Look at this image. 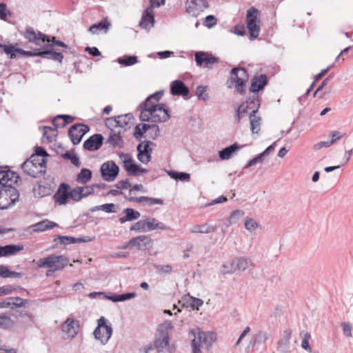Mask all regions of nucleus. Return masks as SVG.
<instances>
[{
	"label": "nucleus",
	"mask_w": 353,
	"mask_h": 353,
	"mask_svg": "<svg viewBox=\"0 0 353 353\" xmlns=\"http://www.w3.org/2000/svg\"><path fill=\"white\" fill-rule=\"evenodd\" d=\"M172 328L173 325L170 321H165L159 325L154 341V348L158 352L174 353L175 352L176 345L170 343L169 331Z\"/></svg>",
	"instance_id": "obj_1"
},
{
	"label": "nucleus",
	"mask_w": 353,
	"mask_h": 353,
	"mask_svg": "<svg viewBox=\"0 0 353 353\" xmlns=\"http://www.w3.org/2000/svg\"><path fill=\"white\" fill-rule=\"evenodd\" d=\"M69 263V260L64 256L51 254L47 257L37 261L38 268H48L46 275L50 276L52 272L63 269Z\"/></svg>",
	"instance_id": "obj_2"
},
{
	"label": "nucleus",
	"mask_w": 353,
	"mask_h": 353,
	"mask_svg": "<svg viewBox=\"0 0 353 353\" xmlns=\"http://www.w3.org/2000/svg\"><path fill=\"white\" fill-rule=\"evenodd\" d=\"M46 159L43 158H34L31 157L26 160L22 165L21 168L29 176H37L38 174H44L46 172Z\"/></svg>",
	"instance_id": "obj_3"
},
{
	"label": "nucleus",
	"mask_w": 353,
	"mask_h": 353,
	"mask_svg": "<svg viewBox=\"0 0 353 353\" xmlns=\"http://www.w3.org/2000/svg\"><path fill=\"white\" fill-rule=\"evenodd\" d=\"M260 108L258 94H254L245 102L242 103L236 110V121L239 123L245 114H256Z\"/></svg>",
	"instance_id": "obj_4"
},
{
	"label": "nucleus",
	"mask_w": 353,
	"mask_h": 353,
	"mask_svg": "<svg viewBox=\"0 0 353 353\" xmlns=\"http://www.w3.org/2000/svg\"><path fill=\"white\" fill-rule=\"evenodd\" d=\"M97 327L93 334L97 340L100 341L102 345H105L111 338L113 330L110 323H108L104 316H101L97 321Z\"/></svg>",
	"instance_id": "obj_5"
},
{
	"label": "nucleus",
	"mask_w": 353,
	"mask_h": 353,
	"mask_svg": "<svg viewBox=\"0 0 353 353\" xmlns=\"http://www.w3.org/2000/svg\"><path fill=\"white\" fill-rule=\"evenodd\" d=\"M248 78L247 70L243 68H234L231 70V83L234 85L236 92L240 94L245 93L244 88Z\"/></svg>",
	"instance_id": "obj_6"
},
{
	"label": "nucleus",
	"mask_w": 353,
	"mask_h": 353,
	"mask_svg": "<svg viewBox=\"0 0 353 353\" xmlns=\"http://www.w3.org/2000/svg\"><path fill=\"white\" fill-rule=\"evenodd\" d=\"M19 178H0V188L2 189L6 197L8 198L9 206L14 204L19 199V194L13 184L18 183Z\"/></svg>",
	"instance_id": "obj_7"
},
{
	"label": "nucleus",
	"mask_w": 353,
	"mask_h": 353,
	"mask_svg": "<svg viewBox=\"0 0 353 353\" xmlns=\"http://www.w3.org/2000/svg\"><path fill=\"white\" fill-rule=\"evenodd\" d=\"M119 158L122 161L123 168L127 171L129 176H136L147 173L148 170L137 164L131 154L121 153Z\"/></svg>",
	"instance_id": "obj_8"
},
{
	"label": "nucleus",
	"mask_w": 353,
	"mask_h": 353,
	"mask_svg": "<svg viewBox=\"0 0 353 353\" xmlns=\"http://www.w3.org/2000/svg\"><path fill=\"white\" fill-rule=\"evenodd\" d=\"M257 12L258 10L254 8H251L247 11V28L249 30L251 40L257 38L260 31V26L256 23Z\"/></svg>",
	"instance_id": "obj_9"
},
{
	"label": "nucleus",
	"mask_w": 353,
	"mask_h": 353,
	"mask_svg": "<svg viewBox=\"0 0 353 353\" xmlns=\"http://www.w3.org/2000/svg\"><path fill=\"white\" fill-rule=\"evenodd\" d=\"M209 7L207 0H187L186 12L192 17H196Z\"/></svg>",
	"instance_id": "obj_10"
},
{
	"label": "nucleus",
	"mask_w": 353,
	"mask_h": 353,
	"mask_svg": "<svg viewBox=\"0 0 353 353\" xmlns=\"http://www.w3.org/2000/svg\"><path fill=\"white\" fill-rule=\"evenodd\" d=\"M79 321L72 318H68L61 325V331L65 339L72 340L78 334Z\"/></svg>",
	"instance_id": "obj_11"
},
{
	"label": "nucleus",
	"mask_w": 353,
	"mask_h": 353,
	"mask_svg": "<svg viewBox=\"0 0 353 353\" xmlns=\"http://www.w3.org/2000/svg\"><path fill=\"white\" fill-rule=\"evenodd\" d=\"M90 130L88 125L83 123H76L68 130V136L74 145L79 144L85 134Z\"/></svg>",
	"instance_id": "obj_12"
},
{
	"label": "nucleus",
	"mask_w": 353,
	"mask_h": 353,
	"mask_svg": "<svg viewBox=\"0 0 353 353\" xmlns=\"http://www.w3.org/2000/svg\"><path fill=\"white\" fill-rule=\"evenodd\" d=\"M195 61L198 66L204 65L206 68H212V65L218 63L220 60L218 57L208 52L199 51L195 53Z\"/></svg>",
	"instance_id": "obj_13"
},
{
	"label": "nucleus",
	"mask_w": 353,
	"mask_h": 353,
	"mask_svg": "<svg viewBox=\"0 0 353 353\" xmlns=\"http://www.w3.org/2000/svg\"><path fill=\"white\" fill-rule=\"evenodd\" d=\"M154 145L151 141H143L138 144L137 147L138 152L137 158L141 163H148L151 160L152 150L150 146Z\"/></svg>",
	"instance_id": "obj_14"
},
{
	"label": "nucleus",
	"mask_w": 353,
	"mask_h": 353,
	"mask_svg": "<svg viewBox=\"0 0 353 353\" xmlns=\"http://www.w3.org/2000/svg\"><path fill=\"white\" fill-rule=\"evenodd\" d=\"M132 119H133V116L131 114L119 115L107 119L106 125H108L109 128L112 126L124 128V131H125Z\"/></svg>",
	"instance_id": "obj_15"
},
{
	"label": "nucleus",
	"mask_w": 353,
	"mask_h": 353,
	"mask_svg": "<svg viewBox=\"0 0 353 353\" xmlns=\"http://www.w3.org/2000/svg\"><path fill=\"white\" fill-rule=\"evenodd\" d=\"M153 245L152 239L145 235L138 236L131 239L128 241V245L136 248L139 250H144L147 248H151Z\"/></svg>",
	"instance_id": "obj_16"
},
{
	"label": "nucleus",
	"mask_w": 353,
	"mask_h": 353,
	"mask_svg": "<svg viewBox=\"0 0 353 353\" xmlns=\"http://www.w3.org/2000/svg\"><path fill=\"white\" fill-rule=\"evenodd\" d=\"M103 139L102 134H94L84 141L83 147L88 151L98 150L102 146Z\"/></svg>",
	"instance_id": "obj_17"
},
{
	"label": "nucleus",
	"mask_w": 353,
	"mask_h": 353,
	"mask_svg": "<svg viewBox=\"0 0 353 353\" xmlns=\"http://www.w3.org/2000/svg\"><path fill=\"white\" fill-rule=\"evenodd\" d=\"M189 335L194 336L191 343L192 353H202L200 347L201 345L203 343V339H204L205 337V332L197 328L192 330L189 332Z\"/></svg>",
	"instance_id": "obj_18"
},
{
	"label": "nucleus",
	"mask_w": 353,
	"mask_h": 353,
	"mask_svg": "<svg viewBox=\"0 0 353 353\" xmlns=\"http://www.w3.org/2000/svg\"><path fill=\"white\" fill-rule=\"evenodd\" d=\"M54 197L59 205L67 203L68 199H70V186L65 183H61Z\"/></svg>",
	"instance_id": "obj_19"
},
{
	"label": "nucleus",
	"mask_w": 353,
	"mask_h": 353,
	"mask_svg": "<svg viewBox=\"0 0 353 353\" xmlns=\"http://www.w3.org/2000/svg\"><path fill=\"white\" fill-rule=\"evenodd\" d=\"M189 92V88L181 80H174L170 84V94L173 96L186 97Z\"/></svg>",
	"instance_id": "obj_20"
},
{
	"label": "nucleus",
	"mask_w": 353,
	"mask_h": 353,
	"mask_svg": "<svg viewBox=\"0 0 353 353\" xmlns=\"http://www.w3.org/2000/svg\"><path fill=\"white\" fill-rule=\"evenodd\" d=\"M101 176H118L119 166L113 161H108L101 166Z\"/></svg>",
	"instance_id": "obj_21"
},
{
	"label": "nucleus",
	"mask_w": 353,
	"mask_h": 353,
	"mask_svg": "<svg viewBox=\"0 0 353 353\" xmlns=\"http://www.w3.org/2000/svg\"><path fill=\"white\" fill-rule=\"evenodd\" d=\"M267 84L268 79L265 74L254 76L252 79V83L249 90L250 92L257 94V92L263 90Z\"/></svg>",
	"instance_id": "obj_22"
},
{
	"label": "nucleus",
	"mask_w": 353,
	"mask_h": 353,
	"mask_svg": "<svg viewBox=\"0 0 353 353\" xmlns=\"http://www.w3.org/2000/svg\"><path fill=\"white\" fill-rule=\"evenodd\" d=\"M16 53H18L23 56L39 57V49H35L31 51H26L21 48H16L12 45H10V47L6 48V54L8 55L10 59L15 58Z\"/></svg>",
	"instance_id": "obj_23"
},
{
	"label": "nucleus",
	"mask_w": 353,
	"mask_h": 353,
	"mask_svg": "<svg viewBox=\"0 0 353 353\" xmlns=\"http://www.w3.org/2000/svg\"><path fill=\"white\" fill-rule=\"evenodd\" d=\"M150 108L155 110L154 113L157 114L158 117L161 118V121H152V123L165 122L170 117L169 110L167 108L165 103H157V105H150Z\"/></svg>",
	"instance_id": "obj_24"
},
{
	"label": "nucleus",
	"mask_w": 353,
	"mask_h": 353,
	"mask_svg": "<svg viewBox=\"0 0 353 353\" xmlns=\"http://www.w3.org/2000/svg\"><path fill=\"white\" fill-rule=\"evenodd\" d=\"M39 57L58 61L60 63H62L64 58L63 53L55 52L50 48H43V50H39Z\"/></svg>",
	"instance_id": "obj_25"
},
{
	"label": "nucleus",
	"mask_w": 353,
	"mask_h": 353,
	"mask_svg": "<svg viewBox=\"0 0 353 353\" xmlns=\"http://www.w3.org/2000/svg\"><path fill=\"white\" fill-rule=\"evenodd\" d=\"M52 191L51 185L45 181H40L33 188L35 197H44L50 195Z\"/></svg>",
	"instance_id": "obj_26"
},
{
	"label": "nucleus",
	"mask_w": 353,
	"mask_h": 353,
	"mask_svg": "<svg viewBox=\"0 0 353 353\" xmlns=\"http://www.w3.org/2000/svg\"><path fill=\"white\" fill-rule=\"evenodd\" d=\"M276 145V142H274L272 145L268 146L263 152L257 154L252 159L250 160L244 168H250L254 165L259 163H263L265 157L271 152L274 151Z\"/></svg>",
	"instance_id": "obj_27"
},
{
	"label": "nucleus",
	"mask_w": 353,
	"mask_h": 353,
	"mask_svg": "<svg viewBox=\"0 0 353 353\" xmlns=\"http://www.w3.org/2000/svg\"><path fill=\"white\" fill-rule=\"evenodd\" d=\"M154 23L153 10L151 8H147L141 17L139 26L144 29H150Z\"/></svg>",
	"instance_id": "obj_28"
},
{
	"label": "nucleus",
	"mask_w": 353,
	"mask_h": 353,
	"mask_svg": "<svg viewBox=\"0 0 353 353\" xmlns=\"http://www.w3.org/2000/svg\"><path fill=\"white\" fill-rule=\"evenodd\" d=\"M141 105L142 106V104ZM143 106L144 108L139 116L141 121L152 122V121H161V118L154 113L155 110L150 108L148 105H143Z\"/></svg>",
	"instance_id": "obj_29"
},
{
	"label": "nucleus",
	"mask_w": 353,
	"mask_h": 353,
	"mask_svg": "<svg viewBox=\"0 0 353 353\" xmlns=\"http://www.w3.org/2000/svg\"><path fill=\"white\" fill-rule=\"evenodd\" d=\"M121 134V132L120 130L116 131L115 130L111 128L110 135L107 139L106 143L114 148H122L123 146L124 142Z\"/></svg>",
	"instance_id": "obj_30"
},
{
	"label": "nucleus",
	"mask_w": 353,
	"mask_h": 353,
	"mask_svg": "<svg viewBox=\"0 0 353 353\" xmlns=\"http://www.w3.org/2000/svg\"><path fill=\"white\" fill-rule=\"evenodd\" d=\"M56 226H57V224L56 223L48 219H45L37 223L31 225L29 227V229L32 230L33 232H41L48 230H50Z\"/></svg>",
	"instance_id": "obj_31"
},
{
	"label": "nucleus",
	"mask_w": 353,
	"mask_h": 353,
	"mask_svg": "<svg viewBox=\"0 0 353 353\" xmlns=\"http://www.w3.org/2000/svg\"><path fill=\"white\" fill-rule=\"evenodd\" d=\"M243 145L234 143L219 152V158L221 160H228L236 151L241 149Z\"/></svg>",
	"instance_id": "obj_32"
},
{
	"label": "nucleus",
	"mask_w": 353,
	"mask_h": 353,
	"mask_svg": "<svg viewBox=\"0 0 353 353\" xmlns=\"http://www.w3.org/2000/svg\"><path fill=\"white\" fill-rule=\"evenodd\" d=\"M292 332L286 330L283 332L282 338L278 341L277 350L281 353H285L290 348V339L291 338Z\"/></svg>",
	"instance_id": "obj_33"
},
{
	"label": "nucleus",
	"mask_w": 353,
	"mask_h": 353,
	"mask_svg": "<svg viewBox=\"0 0 353 353\" xmlns=\"http://www.w3.org/2000/svg\"><path fill=\"white\" fill-rule=\"evenodd\" d=\"M74 121V117L68 114H59L57 115L53 120L54 126L57 128H64L68 123H72Z\"/></svg>",
	"instance_id": "obj_34"
},
{
	"label": "nucleus",
	"mask_w": 353,
	"mask_h": 353,
	"mask_svg": "<svg viewBox=\"0 0 353 353\" xmlns=\"http://www.w3.org/2000/svg\"><path fill=\"white\" fill-rule=\"evenodd\" d=\"M216 227L208 223L195 225L190 230L192 233L210 234L216 231Z\"/></svg>",
	"instance_id": "obj_35"
},
{
	"label": "nucleus",
	"mask_w": 353,
	"mask_h": 353,
	"mask_svg": "<svg viewBox=\"0 0 353 353\" xmlns=\"http://www.w3.org/2000/svg\"><path fill=\"white\" fill-rule=\"evenodd\" d=\"M146 230L152 231L156 229H160L162 230H166L169 228L166 226L165 224L159 222L155 219L148 218L145 219Z\"/></svg>",
	"instance_id": "obj_36"
},
{
	"label": "nucleus",
	"mask_w": 353,
	"mask_h": 353,
	"mask_svg": "<svg viewBox=\"0 0 353 353\" xmlns=\"http://www.w3.org/2000/svg\"><path fill=\"white\" fill-rule=\"evenodd\" d=\"M119 209V206L114 203H105L100 205H97L90 209L91 212L101 210L106 213H114L117 212Z\"/></svg>",
	"instance_id": "obj_37"
},
{
	"label": "nucleus",
	"mask_w": 353,
	"mask_h": 353,
	"mask_svg": "<svg viewBox=\"0 0 353 353\" xmlns=\"http://www.w3.org/2000/svg\"><path fill=\"white\" fill-rule=\"evenodd\" d=\"M1 250L3 253L4 256L14 255L19 252L20 251L23 250V246L22 245H7L5 246H1Z\"/></svg>",
	"instance_id": "obj_38"
},
{
	"label": "nucleus",
	"mask_w": 353,
	"mask_h": 353,
	"mask_svg": "<svg viewBox=\"0 0 353 353\" xmlns=\"http://www.w3.org/2000/svg\"><path fill=\"white\" fill-rule=\"evenodd\" d=\"M245 215V212L242 210H235L232 211L228 218L227 227L236 224Z\"/></svg>",
	"instance_id": "obj_39"
},
{
	"label": "nucleus",
	"mask_w": 353,
	"mask_h": 353,
	"mask_svg": "<svg viewBox=\"0 0 353 353\" xmlns=\"http://www.w3.org/2000/svg\"><path fill=\"white\" fill-rule=\"evenodd\" d=\"M249 119L250 121V129L253 133H258L260 130L261 117L256 116V114H249Z\"/></svg>",
	"instance_id": "obj_40"
},
{
	"label": "nucleus",
	"mask_w": 353,
	"mask_h": 353,
	"mask_svg": "<svg viewBox=\"0 0 353 353\" xmlns=\"http://www.w3.org/2000/svg\"><path fill=\"white\" fill-rule=\"evenodd\" d=\"M117 62L124 66H130L138 63V58L134 55H125L117 59Z\"/></svg>",
	"instance_id": "obj_41"
},
{
	"label": "nucleus",
	"mask_w": 353,
	"mask_h": 353,
	"mask_svg": "<svg viewBox=\"0 0 353 353\" xmlns=\"http://www.w3.org/2000/svg\"><path fill=\"white\" fill-rule=\"evenodd\" d=\"M269 338V334L267 332L260 331L252 336L250 344L253 346L256 343H265Z\"/></svg>",
	"instance_id": "obj_42"
},
{
	"label": "nucleus",
	"mask_w": 353,
	"mask_h": 353,
	"mask_svg": "<svg viewBox=\"0 0 353 353\" xmlns=\"http://www.w3.org/2000/svg\"><path fill=\"white\" fill-rule=\"evenodd\" d=\"M110 26V23L107 21L106 19L102 20L101 21L94 23L92 25L90 28L89 31L92 32V34H97V31L99 30H108Z\"/></svg>",
	"instance_id": "obj_43"
},
{
	"label": "nucleus",
	"mask_w": 353,
	"mask_h": 353,
	"mask_svg": "<svg viewBox=\"0 0 353 353\" xmlns=\"http://www.w3.org/2000/svg\"><path fill=\"white\" fill-rule=\"evenodd\" d=\"M236 262L238 270L241 271H245L250 265H253L251 259L248 257H236Z\"/></svg>",
	"instance_id": "obj_44"
},
{
	"label": "nucleus",
	"mask_w": 353,
	"mask_h": 353,
	"mask_svg": "<svg viewBox=\"0 0 353 353\" xmlns=\"http://www.w3.org/2000/svg\"><path fill=\"white\" fill-rule=\"evenodd\" d=\"M244 225L245 228L250 232H254L256 229L260 227L259 223L251 217L245 218Z\"/></svg>",
	"instance_id": "obj_45"
},
{
	"label": "nucleus",
	"mask_w": 353,
	"mask_h": 353,
	"mask_svg": "<svg viewBox=\"0 0 353 353\" xmlns=\"http://www.w3.org/2000/svg\"><path fill=\"white\" fill-rule=\"evenodd\" d=\"M14 325V321L9 316H0V327L3 329H10Z\"/></svg>",
	"instance_id": "obj_46"
},
{
	"label": "nucleus",
	"mask_w": 353,
	"mask_h": 353,
	"mask_svg": "<svg viewBox=\"0 0 353 353\" xmlns=\"http://www.w3.org/2000/svg\"><path fill=\"white\" fill-rule=\"evenodd\" d=\"M123 212L129 221L137 220L141 216L140 212L132 208H125L123 210Z\"/></svg>",
	"instance_id": "obj_47"
},
{
	"label": "nucleus",
	"mask_w": 353,
	"mask_h": 353,
	"mask_svg": "<svg viewBox=\"0 0 353 353\" xmlns=\"http://www.w3.org/2000/svg\"><path fill=\"white\" fill-rule=\"evenodd\" d=\"M163 96V92H156L155 93L150 94L147 99L142 103V105H157V104H150V101L154 100V102H158Z\"/></svg>",
	"instance_id": "obj_48"
},
{
	"label": "nucleus",
	"mask_w": 353,
	"mask_h": 353,
	"mask_svg": "<svg viewBox=\"0 0 353 353\" xmlns=\"http://www.w3.org/2000/svg\"><path fill=\"white\" fill-rule=\"evenodd\" d=\"M196 95L199 100L207 101L209 98L208 93L207 92V87L203 85L197 86Z\"/></svg>",
	"instance_id": "obj_49"
},
{
	"label": "nucleus",
	"mask_w": 353,
	"mask_h": 353,
	"mask_svg": "<svg viewBox=\"0 0 353 353\" xmlns=\"http://www.w3.org/2000/svg\"><path fill=\"white\" fill-rule=\"evenodd\" d=\"M62 157L63 159L70 160L74 165L77 167H79L80 165L79 159L76 154L67 152L65 154H63Z\"/></svg>",
	"instance_id": "obj_50"
},
{
	"label": "nucleus",
	"mask_w": 353,
	"mask_h": 353,
	"mask_svg": "<svg viewBox=\"0 0 353 353\" xmlns=\"http://www.w3.org/2000/svg\"><path fill=\"white\" fill-rule=\"evenodd\" d=\"M10 301L12 303V309L21 307L27 303V300L18 296L10 297Z\"/></svg>",
	"instance_id": "obj_51"
},
{
	"label": "nucleus",
	"mask_w": 353,
	"mask_h": 353,
	"mask_svg": "<svg viewBox=\"0 0 353 353\" xmlns=\"http://www.w3.org/2000/svg\"><path fill=\"white\" fill-rule=\"evenodd\" d=\"M57 239H59L60 243L63 245L76 243V238L70 236L57 235L54 241H55Z\"/></svg>",
	"instance_id": "obj_52"
},
{
	"label": "nucleus",
	"mask_w": 353,
	"mask_h": 353,
	"mask_svg": "<svg viewBox=\"0 0 353 353\" xmlns=\"http://www.w3.org/2000/svg\"><path fill=\"white\" fill-rule=\"evenodd\" d=\"M32 155H33V159L34 158L46 159V157L48 156V154L44 148L41 147V146H35L34 147V153Z\"/></svg>",
	"instance_id": "obj_53"
},
{
	"label": "nucleus",
	"mask_w": 353,
	"mask_h": 353,
	"mask_svg": "<svg viewBox=\"0 0 353 353\" xmlns=\"http://www.w3.org/2000/svg\"><path fill=\"white\" fill-rule=\"evenodd\" d=\"M24 37L30 42H34L36 41V32L32 27H27L24 34Z\"/></svg>",
	"instance_id": "obj_54"
},
{
	"label": "nucleus",
	"mask_w": 353,
	"mask_h": 353,
	"mask_svg": "<svg viewBox=\"0 0 353 353\" xmlns=\"http://www.w3.org/2000/svg\"><path fill=\"white\" fill-rule=\"evenodd\" d=\"M145 220H141L135 223L130 227V230L137 231V232H145L146 227Z\"/></svg>",
	"instance_id": "obj_55"
},
{
	"label": "nucleus",
	"mask_w": 353,
	"mask_h": 353,
	"mask_svg": "<svg viewBox=\"0 0 353 353\" xmlns=\"http://www.w3.org/2000/svg\"><path fill=\"white\" fill-rule=\"evenodd\" d=\"M83 198L82 190H80L79 187H76L73 190H70V199L75 201H79Z\"/></svg>",
	"instance_id": "obj_56"
},
{
	"label": "nucleus",
	"mask_w": 353,
	"mask_h": 353,
	"mask_svg": "<svg viewBox=\"0 0 353 353\" xmlns=\"http://www.w3.org/2000/svg\"><path fill=\"white\" fill-rule=\"evenodd\" d=\"M8 198L4 194L2 189L0 188V210H5L9 208Z\"/></svg>",
	"instance_id": "obj_57"
},
{
	"label": "nucleus",
	"mask_w": 353,
	"mask_h": 353,
	"mask_svg": "<svg viewBox=\"0 0 353 353\" xmlns=\"http://www.w3.org/2000/svg\"><path fill=\"white\" fill-rule=\"evenodd\" d=\"M160 134V130L157 124H152V128L148 132V136L152 139H156Z\"/></svg>",
	"instance_id": "obj_58"
},
{
	"label": "nucleus",
	"mask_w": 353,
	"mask_h": 353,
	"mask_svg": "<svg viewBox=\"0 0 353 353\" xmlns=\"http://www.w3.org/2000/svg\"><path fill=\"white\" fill-rule=\"evenodd\" d=\"M216 340V335L213 332H208L205 333L204 339H203V343L206 346H210L212 343Z\"/></svg>",
	"instance_id": "obj_59"
},
{
	"label": "nucleus",
	"mask_w": 353,
	"mask_h": 353,
	"mask_svg": "<svg viewBox=\"0 0 353 353\" xmlns=\"http://www.w3.org/2000/svg\"><path fill=\"white\" fill-rule=\"evenodd\" d=\"M217 23V20L215 18V17L214 15H208L205 18V21L203 22V25L206 27H208V28H211L212 27H214Z\"/></svg>",
	"instance_id": "obj_60"
},
{
	"label": "nucleus",
	"mask_w": 353,
	"mask_h": 353,
	"mask_svg": "<svg viewBox=\"0 0 353 353\" xmlns=\"http://www.w3.org/2000/svg\"><path fill=\"white\" fill-rule=\"evenodd\" d=\"M237 263H238L236 262V258L234 259L230 262V268H228V270H221V272L223 274H232L235 272L236 271L238 270V268L236 266Z\"/></svg>",
	"instance_id": "obj_61"
},
{
	"label": "nucleus",
	"mask_w": 353,
	"mask_h": 353,
	"mask_svg": "<svg viewBox=\"0 0 353 353\" xmlns=\"http://www.w3.org/2000/svg\"><path fill=\"white\" fill-rule=\"evenodd\" d=\"M8 15H10V12L7 10L6 5L4 3H0V19L6 20Z\"/></svg>",
	"instance_id": "obj_62"
},
{
	"label": "nucleus",
	"mask_w": 353,
	"mask_h": 353,
	"mask_svg": "<svg viewBox=\"0 0 353 353\" xmlns=\"http://www.w3.org/2000/svg\"><path fill=\"white\" fill-rule=\"evenodd\" d=\"M115 187L119 190H127L132 187L131 183L128 181V179L126 180H122L119 181L116 185Z\"/></svg>",
	"instance_id": "obj_63"
},
{
	"label": "nucleus",
	"mask_w": 353,
	"mask_h": 353,
	"mask_svg": "<svg viewBox=\"0 0 353 353\" xmlns=\"http://www.w3.org/2000/svg\"><path fill=\"white\" fill-rule=\"evenodd\" d=\"M342 327H343V334L347 337L352 336V326L351 323H349V322H344V323H342Z\"/></svg>",
	"instance_id": "obj_64"
}]
</instances>
